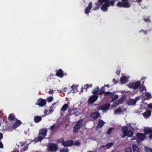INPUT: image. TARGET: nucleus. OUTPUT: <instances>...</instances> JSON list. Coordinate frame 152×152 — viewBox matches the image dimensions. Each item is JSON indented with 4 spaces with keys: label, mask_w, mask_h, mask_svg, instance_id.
I'll use <instances>...</instances> for the list:
<instances>
[{
    "label": "nucleus",
    "mask_w": 152,
    "mask_h": 152,
    "mask_svg": "<svg viewBox=\"0 0 152 152\" xmlns=\"http://www.w3.org/2000/svg\"><path fill=\"white\" fill-rule=\"evenodd\" d=\"M98 2L102 5L100 8L103 12H106L108 10V8L110 6H114L116 0H98Z\"/></svg>",
    "instance_id": "nucleus-1"
},
{
    "label": "nucleus",
    "mask_w": 152,
    "mask_h": 152,
    "mask_svg": "<svg viewBox=\"0 0 152 152\" xmlns=\"http://www.w3.org/2000/svg\"><path fill=\"white\" fill-rule=\"evenodd\" d=\"M129 130H128V127L126 126L122 127L121 130L123 132V135H122V138H124L126 136L129 137H132L134 133V128L132 126L129 127Z\"/></svg>",
    "instance_id": "nucleus-2"
},
{
    "label": "nucleus",
    "mask_w": 152,
    "mask_h": 152,
    "mask_svg": "<svg viewBox=\"0 0 152 152\" xmlns=\"http://www.w3.org/2000/svg\"><path fill=\"white\" fill-rule=\"evenodd\" d=\"M129 0H121L122 1H118L116 5V6L118 8L124 7L129 8L130 5L129 2Z\"/></svg>",
    "instance_id": "nucleus-3"
},
{
    "label": "nucleus",
    "mask_w": 152,
    "mask_h": 152,
    "mask_svg": "<svg viewBox=\"0 0 152 152\" xmlns=\"http://www.w3.org/2000/svg\"><path fill=\"white\" fill-rule=\"evenodd\" d=\"M83 123L82 120H78L73 128V132L75 133L79 132L82 126Z\"/></svg>",
    "instance_id": "nucleus-4"
},
{
    "label": "nucleus",
    "mask_w": 152,
    "mask_h": 152,
    "mask_svg": "<svg viewBox=\"0 0 152 152\" xmlns=\"http://www.w3.org/2000/svg\"><path fill=\"white\" fill-rule=\"evenodd\" d=\"M58 145L56 144H50L48 145L47 151L48 152H56L58 150Z\"/></svg>",
    "instance_id": "nucleus-5"
},
{
    "label": "nucleus",
    "mask_w": 152,
    "mask_h": 152,
    "mask_svg": "<svg viewBox=\"0 0 152 152\" xmlns=\"http://www.w3.org/2000/svg\"><path fill=\"white\" fill-rule=\"evenodd\" d=\"M47 132V130L45 129H42L39 130L38 138L40 141L42 140L46 136Z\"/></svg>",
    "instance_id": "nucleus-6"
},
{
    "label": "nucleus",
    "mask_w": 152,
    "mask_h": 152,
    "mask_svg": "<svg viewBox=\"0 0 152 152\" xmlns=\"http://www.w3.org/2000/svg\"><path fill=\"white\" fill-rule=\"evenodd\" d=\"M110 106V104L106 103L100 106L97 108V110L99 111L101 110L103 111H107L109 110Z\"/></svg>",
    "instance_id": "nucleus-7"
},
{
    "label": "nucleus",
    "mask_w": 152,
    "mask_h": 152,
    "mask_svg": "<svg viewBox=\"0 0 152 152\" xmlns=\"http://www.w3.org/2000/svg\"><path fill=\"white\" fill-rule=\"evenodd\" d=\"M136 136L137 137V142L138 143H139L143 141L146 138V136L145 134L141 133H137L136 134Z\"/></svg>",
    "instance_id": "nucleus-8"
},
{
    "label": "nucleus",
    "mask_w": 152,
    "mask_h": 152,
    "mask_svg": "<svg viewBox=\"0 0 152 152\" xmlns=\"http://www.w3.org/2000/svg\"><path fill=\"white\" fill-rule=\"evenodd\" d=\"M141 83L140 81H137L135 83H132L129 84L128 86L130 88L136 90L140 86Z\"/></svg>",
    "instance_id": "nucleus-9"
},
{
    "label": "nucleus",
    "mask_w": 152,
    "mask_h": 152,
    "mask_svg": "<svg viewBox=\"0 0 152 152\" xmlns=\"http://www.w3.org/2000/svg\"><path fill=\"white\" fill-rule=\"evenodd\" d=\"M46 104V101L45 100L40 98L37 100L35 104L38 105L39 106L43 107Z\"/></svg>",
    "instance_id": "nucleus-10"
},
{
    "label": "nucleus",
    "mask_w": 152,
    "mask_h": 152,
    "mask_svg": "<svg viewBox=\"0 0 152 152\" xmlns=\"http://www.w3.org/2000/svg\"><path fill=\"white\" fill-rule=\"evenodd\" d=\"M98 96L97 95H92L90 97L88 100V102L91 104L93 103L97 99Z\"/></svg>",
    "instance_id": "nucleus-11"
},
{
    "label": "nucleus",
    "mask_w": 152,
    "mask_h": 152,
    "mask_svg": "<svg viewBox=\"0 0 152 152\" xmlns=\"http://www.w3.org/2000/svg\"><path fill=\"white\" fill-rule=\"evenodd\" d=\"M73 144V141L72 140H68L66 141H64L63 145L64 147H68L72 146Z\"/></svg>",
    "instance_id": "nucleus-12"
},
{
    "label": "nucleus",
    "mask_w": 152,
    "mask_h": 152,
    "mask_svg": "<svg viewBox=\"0 0 152 152\" xmlns=\"http://www.w3.org/2000/svg\"><path fill=\"white\" fill-rule=\"evenodd\" d=\"M100 113L99 112H93L90 115V117L94 120H96L100 116Z\"/></svg>",
    "instance_id": "nucleus-13"
},
{
    "label": "nucleus",
    "mask_w": 152,
    "mask_h": 152,
    "mask_svg": "<svg viewBox=\"0 0 152 152\" xmlns=\"http://www.w3.org/2000/svg\"><path fill=\"white\" fill-rule=\"evenodd\" d=\"M92 7V4L91 2H90L89 4L86 7L85 10V12L86 14H88L90 12V10H91Z\"/></svg>",
    "instance_id": "nucleus-14"
},
{
    "label": "nucleus",
    "mask_w": 152,
    "mask_h": 152,
    "mask_svg": "<svg viewBox=\"0 0 152 152\" xmlns=\"http://www.w3.org/2000/svg\"><path fill=\"white\" fill-rule=\"evenodd\" d=\"M56 75L60 77H63L64 75L63 71L61 69H60L56 71Z\"/></svg>",
    "instance_id": "nucleus-15"
},
{
    "label": "nucleus",
    "mask_w": 152,
    "mask_h": 152,
    "mask_svg": "<svg viewBox=\"0 0 152 152\" xmlns=\"http://www.w3.org/2000/svg\"><path fill=\"white\" fill-rule=\"evenodd\" d=\"M144 132L145 135L152 133V128L146 127L144 129Z\"/></svg>",
    "instance_id": "nucleus-16"
},
{
    "label": "nucleus",
    "mask_w": 152,
    "mask_h": 152,
    "mask_svg": "<svg viewBox=\"0 0 152 152\" xmlns=\"http://www.w3.org/2000/svg\"><path fill=\"white\" fill-rule=\"evenodd\" d=\"M105 122L102 120L100 119L99 120L96 126L97 128H101L103 126Z\"/></svg>",
    "instance_id": "nucleus-17"
},
{
    "label": "nucleus",
    "mask_w": 152,
    "mask_h": 152,
    "mask_svg": "<svg viewBox=\"0 0 152 152\" xmlns=\"http://www.w3.org/2000/svg\"><path fill=\"white\" fill-rule=\"evenodd\" d=\"M126 98L124 96H122L121 98L118 99L116 102V105H119L122 103L126 100Z\"/></svg>",
    "instance_id": "nucleus-18"
},
{
    "label": "nucleus",
    "mask_w": 152,
    "mask_h": 152,
    "mask_svg": "<svg viewBox=\"0 0 152 152\" xmlns=\"http://www.w3.org/2000/svg\"><path fill=\"white\" fill-rule=\"evenodd\" d=\"M151 111L150 110H147L143 113V115L146 118L149 117L151 115Z\"/></svg>",
    "instance_id": "nucleus-19"
},
{
    "label": "nucleus",
    "mask_w": 152,
    "mask_h": 152,
    "mask_svg": "<svg viewBox=\"0 0 152 152\" xmlns=\"http://www.w3.org/2000/svg\"><path fill=\"white\" fill-rule=\"evenodd\" d=\"M114 143V142H111L106 144L105 145H101L100 146V148H103L104 147H106L107 149L110 148L112 147Z\"/></svg>",
    "instance_id": "nucleus-20"
},
{
    "label": "nucleus",
    "mask_w": 152,
    "mask_h": 152,
    "mask_svg": "<svg viewBox=\"0 0 152 152\" xmlns=\"http://www.w3.org/2000/svg\"><path fill=\"white\" fill-rule=\"evenodd\" d=\"M137 102V100L135 99H130L127 101V104L129 105H134Z\"/></svg>",
    "instance_id": "nucleus-21"
},
{
    "label": "nucleus",
    "mask_w": 152,
    "mask_h": 152,
    "mask_svg": "<svg viewBox=\"0 0 152 152\" xmlns=\"http://www.w3.org/2000/svg\"><path fill=\"white\" fill-rule=\"evenodd\" d=\"M99 88L98 86L97 87L92 90V93L94 95L96 94H97V95H99Z\"/></svg>",
    "instance_id": "nucleus-22"
},
{
    "label": "nucleus",
    "mask_w": 152,
    "mask_h": 152,
    "mask_svg": "<svg viewBox=\"0 0 152 152\" xmlns=\"http://www.w3.org/2000/svg\"><path fill=\"white\" fill-rule=\"evenodd\" d=\"M21 124H22V123L20 121L17 120L14 124L13 128L14 129H15L19 126Z\"/></svg>",
    "instance_id": "nucleus-23"
},
{
    "label": "nucleus",
    "mask_w": 152,
    "mask_h": 152,
    "mask_svg": "<svg viewBox=\"0 0 152 152\" xmlns=\"http://www.w3.org/2000/svg\"><path fill=\"white\" fill-rule=\"evenodd\" d=\"M132 148L133 149L134 152H139V148L137 145L136 144H133L132 145Z\"/></svg>",
    "instance_id": "nucleus-24"
},
{
    "label": "nucleus",
    "mask_w": 152,
    "mask_h": 152,
    "mask_svg": "<svg viewBox=\"0 0 152 152\" xmlns=\"http://www.w3.org/2000/svg\"><path fill=\"white\" fill-rule=\"evenodd\" d=\"M42 119L41 116H36L34 118V121L36 123H39Z\"/></svg>",
    "instance_id": "nucleus-25"
},
{
    "label": "nucleus",
    "mask_w": 152,
    "mask_h": 152,
    "mask_svg": "<svg viewBox=\"0 0 152 152\" xmlns=\"http://www.w3.org/2000/svg\"><path fill=\"white\" fill-rule=\"evenodd\" d=\"M127 77L126 76H123L120 78V81L122 83L124 84L126 82Z\"/></svg>",
    "instance_id": "nucleus-26"
},
{
    "label": "nucleus",
    "mask_w": 152,
    "mask_h": 152,
    "mask_svg": "<svg viewBox=\"0 0 152 152\" xmlns=\"http://www.w3.org/2000/svg\"><path fill=\"white\" fill-rule=\"evenodd\" d=\"M68 107V105L67 104H64L62 106V108L61 109V111L65 112L67 110Z\"/></svg>",
    "instance_id": "nucleus-27"
},
{
    "label": "nucleus",
    "mask_w": 152,
    "mask_h": 152,
    "mask_svg": "<svg viewBox=\"0 0 152 152\" xmlns=\"http://www.w3.org/2000/svg\"><path fill=\"white\" fill-rule=\"evenodd\" d=\"M8 119L10 121H13L15 119V116L13 113H11L9 115Z\"/></svg>",
    "instance_id": "nucleus-28"
},
{
    "label": "nucleus",
    "mask_w": 152,
    "mask_h": 152,
    "mask_svg": "<svg viewBox=\"0 0 152 152\" xmlns=\"http://www.w3.org/2000/svg\"><path fill=\"white\" fill-rule=\"evenodd\" d=\"M100 6V5L98 3H95L94 4V6L93 8V9L94 10H96L99 9Z\"/></svg>",
    "instance_id": "nucleus-29"
},
{
    "label": "nucleus",
    "mask_w": 152,
    "mask_h": 152,
    "mask_svg": "<svg viewBox=\"0 0 152 152\" xmlns=\"http://www.w3.org/2000/svg\"><path fill=\"white\" fill-rule=\"evenodd\" d=\"M139 90L141 92L143 91L146 90V88L145 86L142 85L139 87Z\"/></svg>",
    "instance_id": "nucleus-30"
},
{
    "label": "nucleus",
    "mask_w": 152,
    "mask_h": 152,
    "mask_svg": "<svg viewBox=\"0 0 152 152\" xmlns=\"http://www.w3.org/2000/svg\"><path fill=\"white\" fill-rule=\"evenodd\" d=\"M104 95L105 96H113L114 93H113V92H105V93H104Z\"/></svg>",
    "instance_id": "nucleus-31"
},
{
    "label": "nucleus",
    "mask_w": 152,
    "mask_h": 152,
    "mask_svg": "<svg viewBox=\"0 0 152 152\" xmlns=\"http://www.w3.org/2000/svg\"><path fill=\"white\" fill-rule=\"evenodd\" d=\"M105 88L104 86H102L101 87L100 90H99L100 92L99 94H104L105 93L104 91Z\"/></svg>",
    "instance_id": "nucleus-32"
},
{
    "label": "nucleus",
    "mask_w": 152,
    "mask_h": 152,
    "mask_svg": "<svg viewBox=\"0 0 152 152\" xmlns=\"http://www.w3.org/2000/svg\"><path fill=\"white\" fill-rule=\"evenodd\" d=\"M145 96L147 97L146 98V99H149L152 97L151 94L149 93H147Z\"/></svg>",
    "instance_id": "nucleus-33"
},
{
    "label": "nucleus",
    "mask_w": 152,
    "mask_h": 152,
    "mask_svg": "<svg viewBox=\"0 0 152 152\" xmlns=\"http://www.w3.org/2000/svg\"><path fill=\"white\" fill-rule=\"evenodd\" d=\"M121 111V109L120 107H119L118 109L115 110L114 111V113L115 114H118L120 113Z\"/></svg>",
    "instance_id": "nucleus-34"
},
{
    "label": "nucleus",
    "mask_w": 152,
    "mask_h": 152,
    "mask_svg": "<svg viewBox=\"0 0 152 152\" xmlns=\"http://www.w3.org/2000/svg\"><path fill=\"white\" fill-rule=\"evenodd\" d=\"M76 110V109L73 108L71 111H70V110H69L68 112H70L69 113V114H70V115H72L75 114V112L74 111H75Z\"/></svg>",
    "instance_id": "nucleus-35"
},
{
    "label": "nucleus",
    "mask_w": 152,
    "mask_h": 152,
    "mask_svg": "<svg viewBox=\"0 0 152 152\" xmlns=\"http://www.w3.org/2000/svg\"><path fill=\"white\" fill-rule=\"evenodd\" d=\"M92 84H91L89 85L88 84H87L84 86V89H86V91H87V89L89 88V87H91L92 86Z\"/></svg>",
    "instance_id": "nucleus-36"
},
{
    "label": "nucleus",
    "mask_w": 152,
    "mask_h": 152,
    "mask_svg": "<svg viewBox=\"0 0 152 152\" xmlns=\"http://www.w3.org/2000/svg\"><path fill=\"white\" fill-rule=\"evenodd\" d=\"M148 31H150V30H144L143 29H142L139 31V32L140 33L142 32H143L144 33V35H146L147 34H148Z\"/></svg>",
    "instance_id": "nucleus-37"
},
{
    "label": "nucleus",
    "mask_w": 152,
    "mask_h": 152,
    "mask_svg": "<svg viewBox=\"0 0 152 152\" xmlns=\"http://www.w3.org/2000/svg\"><path fill=\"white\" fill-rule=\"evenodd\" d=\"M145 151L147 152H150L151 150V148L145 146Z\"/></svg>",
    "instance_id": "nucleus-38"
},
{
    "label": "nucleus",
    "mask_w": 152,
    "mask_h": 152,
    "mask_svg": "<svg viewBox=\"0 0 152 152\" xmlns=\"http://www.w3.org/2000/svg\"><path fill=\"white\" fill-rule=\"evenodd\" d=\"M113 129H114L113 128H111V127L110 128L108 129V130L107 131V134L109 135H110V134L111 132L113 130Z\"/></svg>",
    "instance_id": "nucleus-39"
},
{
    "label": "nucleus",
    "mask_w": 152,
    "mask_h": 152,
    "mask_svg": "<svg viewBox=\"0 0 152 152\" xmlns=\"http://www.w3.org/2000/svg\"><path fill=\"white\" fill-rule=\"evenodd\" d=\"M48 102H51L53 100V98L52 96H49L47 99Z\"/></svg>",
    "instance_id": "nucleus-40"
},
{
    "label": "nucleus",
    "mask_w": 152,
    "mask_h": 152,
    "mask_svg": "<svg viewBox=\"0 0 152 152\" xmlns=\"http://www.w3.org/2000/svg\"><path fill=\"white\" fill-rule=\"evenodd\" d=\"M118 98V96L117 95H115L114 97L112 98L111 101H113L114 100L117 99Z\"/></svg>",
    "instance_id": "nucleus-41"
},
{
    "label": "nucleus",
    "mask_w": 152,
    "mask_h": 152,
    "mask_svg": "<svg viewBox=\"0 0 152 152\" xmlns=\"http://www.w3.org/2000/svg\"><path fill=\"white\" fill-rule=\"evenodd\" d=\"M60 152H68V148H62L60 151Z\"/></svg>",
    "instance_id": "nucleus-42"
},
{
    "label": "nucleus",
    "mask_w": 152,
    "mask_h": 152,
    "mask_svg": "<svg viewBox=\"0 0 152 152\" xmlns=\"http://www.w3.org/2000/svg\"><path fill=\"white\" fill-rule=\"evenodd\" d=\"M77 87L78 86H75L73 85L71 86V88H72V90L75 91L77 89Z\"/></svg>",
    "instance_id": "nucleus-43"
},
{
    "label": "nucleus",
    "mask_w": 152,
    "mask_h": 152,
    "mask_svg": "<svg viewBox=\"0 0 152 152\" xmlns=\"http://www.w3.org/2000/svg\"><path fill=\"white\" fill-rule=\"evenodd\" d=\"M125 152H132V149L131 148H127L125 150Z\"/></svg>",
    "instance_id": "nucleus-44"
},
{
    "label": "nucleus",
    "mask_w": 152,
    "mask_h": 152,
    "mask_svg": "<svg viewBox=\"0 0 152 152\" xmlns=\"http://www.w3.org/2000/svg\"><path fill=\"white\" fill-rule=\"evenodd\" d=\"M144 20L146 22H150V20L148 17L147 18H144Z\"/></svg>",
    "instance_id": "nucleus-45"
},
{
    "label": "nucleus",
    "mask_w": 152,
    "mask_h": 152,
    "mask_svg": "<svg viewBox=\"0 0 152 152\" xmlns=\"http://www.w3.org/2000/svg\"><path fill=\"white\" fill-rule=\"evenodd\" d=\"M55 127V124H54L52 125L51 126L50 129V130L51 131H52L53 130V129L54 128V127Z\"/></svg>",
    "instance_id": "nucleus-46"
},
{
    "label": "nucleus",
    "mask_w": 152,
    "mask_h": 152,
    "mask_svg": "<svg viewBox=\"0 0 152 152\" xmlns=\"http://www.w3.org/2000/svg\"><path fill=\"white\" fill-rule=\"evenodd\" d=\"M28 146L27 145L25 147L23 148L22 150L23 151H25L28 149Z\"/></svg>",
    "instance_id": "nucleus-47"
},
{
    "label": "nucleus",
    "mask_w": 152,
    "mask_h": 152,
    "mask_svg": "<svg viewBox=\"0 0 152 152\" xmlns=\"http://www.w3.org/2000/svg\"><path fill=\"white\" fill-rule=\"evenodd\" d=\"M75 145H80V143L79 141H76L75 143Z\"/></svg>",
    "instance_id": "nucleus-48"
},
{
    "label": "nucleus",
    "mask_w": 152,
    "mask_h": 152,
    "mask_svg": "<svg viewBox=\"0 0 152 152\" xmlns=\"http://www.w3.org/2000/svg\"><path fill=\"white\" fill-rule=\"evenodd\" d=\"M58 141L59 142H62V144H63V142H64V139H59Z\"/></svg>",
    "instance_id": "nucleus-49"
},
{
    "label": "nucleus",
    "mask_w": 152,
    "mask_h": 152,
    "mask_svg": "<svg viewBox=\"0 0 152 152\" xmlns=\"http://www.w3.org/2000/svg\"><path fill=\"white\" fill-rule=\"evenodd\" d=\"M54 107V105H53V104H52L51 106L50 107V109L49 110L50 111V112H53V111L52 109Z\"/></svg>",
    "instance_id": "nucleus-50"
},
{
    "label": "nucleus",
    "mask_w": 152,
    "mask_h": 152,
    "mask_svg": "<svg viewBox=\"0 0 152 152\" xmlns=\"http://www.w3.org/2000/svg\"><path fill=\"white\" fill-rule=\"evenodd\" d=\"M3 148V145L1 141H0V148Z\"/></svg>",
    "instance_id": "nucleus-51"
},
{
    "label": "nucleus",
    "mask_w": 152,
    "mask_h": 152,
    "mask_svg": "<svg viewBox=\"0 0 152 152\" xmlns=\"http://www.w3.org/2000/svg\"><path fill=\"white\" fill-rule=\"evenodd\" d=\"M148 107L151 109H152V104H150L148 105Z\"/></svg>",
    "instance_id": "nucleus-52"
},
{
    "label": "nucleus",
    "mask_w": 152,
    "mask_h": 152,
    "mask_svg": "<svg viewBox=\"0 0 152 152\" xmlns=\"http://www.w3.org/2000/svg\"><path fill=\"white\" fill-rule=\"evenodd\" d=\"M120 70H117L116 71V73L117 75H119L120 73Z\"/></svg>",
    "instance_id": "nucleus-53"
},
{
    "label": "nucleus",
    "mask_w": 152,
    "mask_h": 152,
    "mask_svg": "<svg viewBox=\"0 0 152 152\" xmlns=\"http://www.w3.org/2000/svg\"><path fill=\"white\" fill-rule=\"evenodd\" d=\"M113 82L114 84H117L118 83V81H117L115 78L113 79Z\"/></svg>",
    "instance_id": "nucleus-54"
},
{
    "label": "nucleus",
    "mask_w": 152,
    "mask_h": 152,
    "mask_svg": "<svg viewBox=\"0 0 152 152\" xmlns=\"http://www.w3.org/2000/svg\"><path fill=\"white\" fill-rule=\"evenodd\" d=\"M3 134L0 133V140H1V139L3 138Z\"/></svg>",
    "instance_id": "nucleus-55"
},
{
    "label": "nucleus",
    "mask_w": 152,
    "mask_h": 152,
    "mask_svg": "<svg viewBox=\"0 0 152 152\" xmlns=\"http://www.w3.org/2000/svg\"><path fill=\"white\" fill-rule=\"evenodd\" d=\"M132 140H135L137 141V137L136 136V137H132Z\"/></svg>",
    "instance_id": "nucleus-56"
},
{
    "label": "nucleus",
    "mask_w": 152,
    "mask_h": 152,
    "mask_svg": "<svg viewBox=\"0 0 152 152\" xmlns=\"http://www.w3.org/2000/svg\"><path fill=\"white\" fill-rule=\"evenodd\" d=\"M49 93L50 94H52L53 93V90H50L49 91Z\"/></svg>",
    "instance_id": "nucleus-57"
},
{
    "label": "nucleus",
    "mask_w": 152,
    "mask_h": 152,
    "mask_svg": "<svg viewBox=\"0 0 152 152\" xmlns=\"http://www.w3.org/2000/svg\"><path fill=\"white\" fill-rule=\"evenodd\" d=\"M58 104V102H54V103H53L52 104H53V105L54 106L56 104ZM58 105V104H57V105Z\"/></svg>",
    "instance_id": "nucleus-58"
},
{
    "label": "nucleus",
    "mask_w": 152,
    "mask_h": 152,
    "mask_svg": "<svg viewBox=\"0 0 152 152\" xmlns=\"http://www.w3.org/2000/svg\"><path fill=\"white\" fill-rule=\"evenodd\" d=\"M149 138L150 139L152 138V134H150V135L149 136Z\"/></svg>",
    "instance_id": "nucleus-59"
},
{
    "label": "nucleus",
    "mask_w": 152,
    "mask_h": 152,
    "mask_svg": "<svg viewBox=\"0 0 152 152\" xmlns=\"http://www.w3.org/2000/svg\"><path fill=\"white\" fill-rule=\"evenodd\" d=\"M142 0H136V2L138 3H140L142 2Z\"/></svg>",
    "instance_id": "nucleus-60"
},
{
    "label": "nucleus",
    "mask_w": 152,
    "mask_h": 152,
    "mask_svg": "<svg viewBox=\"0 0 152 152\" xmlns=\"http://www.w3.org/2000/svg\"><path fill=\"white\" fill-rule=\"evenodd\" d=\"M48 112V110H45V112H44V113L45 114H47V112Z\"/></svg>",
    "instance_id": "nucleus-61"
},
{
    "label": "nucleus",
    "mask_w": 152,
    "mask_h": 152,
    "mask_svg": "<svg viewBox=\"0 0 152 152\" xmlns=\"http://www.w3.org/2000/svg\"><path fill=\"white\" fill-rule=\"evenodd\" d=\"M104 86L109 87V85L108 84L105 85H104Z\"/></svg>",
    "instance_id": "nucleus-62"
},
{
    "label": "nucleus",
    "mask_w": 152,
    "mask_h": 152,
    "mask_svg": "<svg viewBox=\"0 0 152 152\" xmlns=\"http://www.w3.org/2000/svg\"><path fill=\"white\" fill-rule=\"evenodd\" d=\"M25 145L24 143H22L21 144V146H23Z\"/></svg>",
    "instance_id": "nucleus-63"
},
{
    "label": "nucleus",
    "mask_w": 152,
    "mask_h": 152,
    "mask_svg": "<svg viewBox=\"0 0 152 152\" xmlns=\"http://www.w3.org/2000/svg\"><path fill=\"white\" fill-rule=\"evenodd\" d=\"M146 78V77H142L141 78V80H143L145 79Z\"/></svg>",
    "instance_id": "nucleus-64"
}]
</instances>
